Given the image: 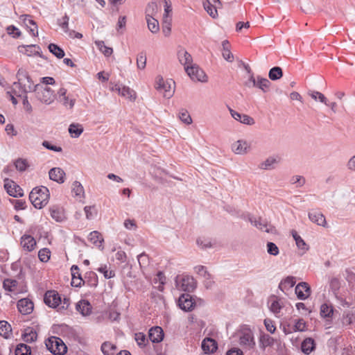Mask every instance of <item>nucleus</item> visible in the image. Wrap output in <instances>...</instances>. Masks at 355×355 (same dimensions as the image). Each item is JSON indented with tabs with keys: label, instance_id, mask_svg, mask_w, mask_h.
I'll return each instance as SVG.
<instances>
[{
	"label": "nucleus",
	"instance_id": "nucleus-1",
	"mask_svg": "<svg viewBox=\"0 0 355 355\" xmlns=\"http://www.w3.org/2000/svg\"><path fill=\"white\" fill-rule=\"evenodd\" d=\"M17 81L13 83L12 91L15 96L21 97L22 94L31 92L33 88V83L27 71L19 68L17 73Z\"/></svg>",
	"mask_w": 355,
	"mask_h": 355
},
{
	"label": "nucleus",
	"instance_id": "nucleus-2",
	"mask_svg": "<svg viewBox=\"0 0 355 355\" xmlns=\"http://www.w3.org/2000/svg\"><path fill=\"white\" fill-rule=\"evenodd\" d=\"M50 197L48 188L46 187H35L29 194V199L37 209H42L47 205Z\"/></svg>",
	"mask_w": 355,
	"mask_h": 355
},
{
	"label": "nucleus",
	"instance_id": "nucleus-3",
	"mask_svg": "<svg viewBox=\"0 0 355 355\" xmlns=\"http://www.w3.org/2000/svg\"><path fill=\"white\" fill-rule=\"evenodd\" d=\"M155 89L166 98H171L175 92V82L171 79L164 80L158 76L155 79Z\"/></svg>",
	"mask_w": 355,
	"mask_h": 355
},
{
	"label": "nucleus",
	"instance_id": "nucleus-4",
	"mask_svg": "<svg viewBox=\"0 0 355 355\" xmlns=\"http://www.w3.org/2000/svg\"><path fill=\"white\" fill-rule=\"evenodd\" d=\"M32 92H35L37 98L46 105H50L55 101L54 92L48 87H44L40 85H36L33 86Z\"/></svg>",
	"mask_w": 355,
	"mask_h": 355
},
{
	"label": "nucleus",
	"instance_id": "nucleus-5",
	"mask_svg": "<svg viewBox=\"0 0 355 355\" xmlns=\"http://www.w3.org/2000/svg\"><path fill=\"white\" fill-rule=\"evenodd\" d=\"M47 349L54 355H64L67 352V347L63 341L58 337L52 336L45 342Z\"/></svg>",
	"mask_w": 355,
	"mask_h": 355
},
{
	"label": "nucleus",
	"instance_id": "nucleus-6",
	"mask_svg": "<svg viewBox=\"0 0 355 355\" xmlns=\"http://www.w3.org/2000/svg\"><path fill=\"white\" fill-rule=\"evenodd\" d=\"M175 282V287L180 291L192 292L196 288L195 279L189 275H178Z\"/></svg>",
	"mask_w": 355,
	"mask_h": 355
},
{
	"label": "nucleus",
	"instance_id": "nucleus-7",
	"mask_svg": "<svg viewBox=\"0 0 355 355\" xmlns=\"http://www.w3.org/2000/svg\"><path fill=\"white\" fill-rule=\"evenodd\" d=\"M185 71L188 76L193 80L202 83L207 82V76L205 73L196 64L187 66Z\"/></svg>",
	"mask_w": 355,
	"mask_h": 355
},
{
	"label": "nucleus",
	"instance_id": "nucleus-8",
	"mask_svg": "<svg viewBox=\"0 0 355 355\" xmlns=\"http://www.w3.org/2000/svg\"><path fill=\"white\" fill-rule=\"evenodd\" d=\"M248 220L252 225L261 231L271 234L275 232V227L266 219H263L261 217L249 216Z\"/></svg>",
	"mask_w": 355,
	"mask_h": 355
},
{
	"label": "nucleus",
	"instance_id": "nucleus-9",
	"mask_svg": "<svg viewBox=\"0 0 355 355\" xmlns=\"http://www.w3.org/2000/svg\"><path fill=\"white\" fill-rule=\"evenodd\" d=\"M44 303L51 308H59L61 297L55 291H48L44 297Z\"/></svg>",
	"mask_w": 355,
	"mask_h": 355
},
{
	"label": "nucleus",
	"instance_id": "nucleus-10",
	"mask_svg": "<svg viewBox=\"0 0 355 355\" xmlns=\"http://www.w3.org/2000/svg\"><path fill=\"white\" fill-rule=\"evenodd\" d=\"M231 148L236 155H245L250 150V144L246 140L239 139L232 144Z\"/></svg>",
	"mask_w": 355,
	"mask_h": 355
},
{
	"label": "nucleus",
	"instance_id": "nucleus-11",
	"mask_svg": "<svg viewBox=\"0 0 355 355\" xmlns=\"http://www.w3.org/2000/svg\"><path fill=\"white\" fill-rule=\"evenodd\" d=\"M4 187L7 193L13 197H21L24 195L22 189L15 182L9 179L5 180Z\"/></svg>",
	"mask_w": 355,
	"mask_h": 355
},
{
	"label": "nucleus",
	"instance_id": "nucleus-12",
	"mask_svg": "<svg viewBox=\"0 0 355 355\" xmlns=\"http://www.w3.org/2000/svg\"><path fill=\"white\" fill-rule=\"evenodd\" d=\"M297 298L302 300L307 299L311 295V288L306 282H300L295 287Z\"/></svg>",
	"mask_w": 355,
	"mask_h": 355
},
{
	"label": "nucleus",
	"instance_id": "nucleus-13",
	"mask_svg": "<svg viewBox=\"0 0 355 355\" xmlns=\"http://www.w3.org/2000/svg\"><path fill=\"white\" fill-rule=\"evenodd\" d=\"M33 303L28 298H23L17 302V309L19 311L24 314L28 315L33 311Z\"/></svg>",
	"mask_w": 355,
	"mask_h": 355
},
{
	"label": "nucleus",
	"instance_id": "nucleus-14",
	"mask_svg": "<svg viewBox=\"0 0 355 355\" xmlns=\"http://www.w3.org/2000/svg\"><path fill=\"white\" fill-rule=\"evenodd\" d=\"M180 308L185 311H191L194 305V302L189 294H182L178 300Z\"/></svg>",
	"mask_w": 355,
	"mask_h": 355
},
{
	"label": "nucleus",
	"instance_id": "nucleus-15",
	"mask_svg": "<svg viewBox=\"0 0 355 355\" xmlns=\"http://www.w3.org/2000/svg\"><path fill=\"white\" fill-rule=\"evenodd\" d=\"M49 178L58 183H63L64 182L65 173L59 167L51 168L49 172Z\"/></svg>",
	"mask_w": 355,
	"mask_h": 355
},
{
	"label": "nucleus",
	"instance_id": "nucleus-16",
	"mask_svg": "<svg viewBox=\"0 0 355 355\" xmlns=\"http://www.w3.org/2000/svg\"><path fill=\"white\" fill-rule=\"evenodd\" d=\"M310 220L318 225L325 227L327 222L324 216L318 211L312 210L308 214Z\"/></svg>",
	"mask_w": 355,
	"mask_h": 355
},
{
	"label": "nucleus",
	"instance_id": "nucleus-17",
	"mask_svg": "<svg viewBox=\"0 0 355 355\" xmlns=\"http://www.w3.org/2000/svg\"><path fill=\"white\" fill-rule=\"evenodd\" d=\"M116 92H117L119 95L129 99L130 101H134L137 97L136 92L133 89L124 85L116 87Z\"/></svg>",
	"mask_w": 355,
	"mask_h": 355
},
{
	"label": "nucleus",
	"instance_id": "nucleus-18",
	"mask_svg": "<svg viewBox=\"0 0 355 355\" xmlns=\"http://www.w3.org/2000/svg\"><path fill=\"white\" fill-rule=\"evenodd\" d=\"M149 339L153 343H159L164 338V331L160 327H154L149 330Z\"/></svg>",
	"mask_w": 355,
	"mask_h": 355
},
{
	"label": "nucleus",
	"instance_id": "nucleus-19",
	"mask_svg": "<svg viewBox=\"0 0 355 355\" xmlns=\"http://www.w3.org/2000/svg\"><path fill=\"white\" fill-rule=\"evenodd\" d=\"M202 349L205 354L214 353L217 349V343L214 339L206 338L202 342Z\"/></svg>",
	"mask_w": 355,
	"mask_h": 355
},
{
	"label": "nucleus",
	"instance_id": "nucleus-20",
	"mask_svg": "<svg viewBox=\"0 0 355 355\" xmlns=\"http://www.w3.org/2000/svg\"><path fill=\"white\" fill-rule=\"evenodd\" d=\"M178 58L179 62L184 66V68L187 66H191L193 64L192 56L185 49H180L178 52Z\"/></svg>",
	"mask_w": 355,
	"mask_h": 355
},
{
	"label": "nucleus",
	"instance_id": "nucleus-21",
	"mask_svg": "<svg viewBox=\"0 0 355 355\" xmlns=\"http://www.w3.org/2000/svg\"><path fill=\"white\" fill-rule=\"evenodd\" d=\"M21 245L23 248L28 252L34 250L36 245V241L35 239L30 235H24L21 238Z\"/></svg>",
	"mask_w": 355,
	"mask_h": 355
},
{
	"label": "nucleus",
	"instance_id": "nucleus-22",
	"mask_svg": "<svg viewBox=\"0 0 355 355\" xmlns=\"http://www.w3.org/2000/svg\"><path fill=\"white\" fill-rule=\"evenodd\" d=\"M71 275H72V280H71V286L75 287H79L81 286L82 283L84 282L81 275L79 272V268L76 266L73 265L71 268Z\"/></svg>",
	"mask_w": 355,
	"mask_h": 355
},
{
	"label": "nucleus",
	"instance_id": "nucleus-23",
	"mask_svg": "<svg viewBox=\"0 0 355 355\" xmlns=\"http://www.w3.org/2000/svg\"><path fill=\"white\" fill-rule=\"evenodd\" d=\"M18 49L19 52L24 53L28 56L39 55V51H40V46L35 44L21 45Z\"/></svg>",
	"mask_w": 355,
	"mask_h": 355
},
{
	"label": "nucleus",
	"instance_id": "nucleus-24",
	"mask_svg": "<svg viewBox=\"0 0 355 355\" xmlns=\"http://www.w3.org/2000/svg\"><path fill=\"white\" fill-rule=\"evenodd\" d=\"M240 344L248 347L249 349H252L255 345L252 334L251 332L244 333L240 337Z\"/></svg>",
	"mask_w": 355,
	"mask_h": 355
},
{
	"label": "nucleus",
	"instance_id": "nucleus-25",
	"mask_svg": "<svg viewBox=\"0 0 355 355\" xmlns=\"http://www.w3.org/2000/svg\"><path fill=\"white\" fill-rule=\"evenodd\" d=\"M76 310L83 315H89L92 312V306L87 300H82L76 304Z\"/></svg>",
	"mask_w": 355,
	"mask_h": 355
},
{
	"label": "nucleus",
	"instance_id": "nucleus-26",
	"mask_svg": "<svg viewBox=\"0 0 355 355\" xmlns=\"http://www.w3.org/2000/svg\"><path fill=\"white\" fill-rule=\"evenodd\" d=\"M279 162V159L278 157H269L260 164L259 168L262 170H271L275 168V165Z\"/></svg>",
	"mask_w": 355,
	"mask_h": 355
},
{
	"label": "nucleus",
	"instance_id": "nucleus-27",
	"mask_svg": "<svg viewBox=\"0 0 355 355\" xmlns=\"http://www.w3.org/2000/svg\"><path fill=\"white\" fill-rule=\"evenodd\" d=\"M292 236L295 241L296 245L297 246L298 249L302 251V254H304L309 249L306 243L301 238V236L298 235L296 231H292Z\"/></svg>",
	"mask_w": 355,
	"mask_h": 355
},
{
	"label": "nucleus",
	"instance_id": "nucleus-28",
	"mask_svg": "<svg viewBox=\"0 0 355 355\" xmlns=\"http://www.w3.org/2000/svg\"><path fill=\"white\" fill-rule=\"evenodd\" d=\"M295 278L294 277L288 276L281 281L279 285V288L284 292L293 287L295 284Z\"/></svg>",
	"mask_w": 355,
	"mask_h": 355
},
{
	"label": "nucleus",
	"instance_id": "nucleus-29",
	"mask_svg": "<svg viewBox=\"0 0 355 355\" xmlns=\"http://www.w3.org/2000/svg\"><path fill=\"white\" fill-rule=\"evenodd\" d=\"M69 132L71 137L78 138L83 132L84 128L80 123H71L69 127Z\"/></svg>",
	"mask_w": 355,
	"mask_h": 355
},
{
	"label": "nucleus",
	"instance_id": "nucleus-30",
	"mask_svg": "<svg viewBox=\"0 0 355 355\" xmlns=\"http://www.w3.org/2000/svg\"><path fill=\"white\" fill-rule=\"evenodd\" d=\"M50 212L51 217L58 222L62 221L65 218L64 211L61 207L53 206L50 208Z\"/></svg>",
	"mask_w": 355,
	"mask_h": 355
},
{
	"label": "nucleus",
	"instance_id": "nucleus-31",
	"mask_svg": "<svg viewBox=\"0 0 355 355\" xmlns=\"http://www.w3.org/2000/svg\"><path fill=\"white\" fill-rule=\"evenodd\" d=\"M223 47V57L227 62H232L234 60V56L230 51V44L228 40H224L222 42Z\"/></svg>",
	"mask_w": 355,
	"mask_h": 355
},
{
	"label": "nucleus",
	"instance_id": "nucleus-32",
	"mask_svg": "<svg viewBox=\"0 0 355 355\" xmlns=\"http://www.w3.org/2000/svg\"><path fill=\"white\" fill-rule=\"evenodd\" d=\"M89 241L97 246L101 250L103 249L102 246V243L103 242V239L102 238L101 234L97 231H94L89 234Z\"/></svg>",
	"mask_w": 355,
	"mask_h": 355
},
{
	"label": "nucleus",
	"instance_id": "nucleus-33",
	"mask_svg": "<svg viewBox=\"0 0 355 355\" xmlns=\"http://www.w3.org/2000/svg\"><path fill=\"white\" fill-rule=\"evenodd\" d=\"M11 334L12 329L10 324L5 320H0V335L5 338H8Z\"/></svg>",
	"mask_w": 355,
	"mask_h": 355
},
{
	"label": "nucleus",
	"instance_id": "nucleus-34",
	"mask_svg": "<svg viewBox=\"0 0 355 355\" xmlns=\"http://www.w3.org/2000/svg\"><path fill=\"white\" fill-rule=\"evenodd\" d=\"M302 351L309 354L315 348L314 340L311 338H306L302 343Z\"/></svg>",
	"mask_w": 355,
	"mask_h": 355
},
{
	"label": "nucleus",
	"instance_id": "nucleus-35",
	"mask_svg": "<svg viewBox=\"0 0 355 355\" xmlns=\"http://www.w3.org/2000/svg\"><path fill=\"white\" fill-rule=\"evenodd\" d=\"M95 44L98 49V50L103 53V55L106 57L110 56L113 53V49L111 47H108L105 46V42L103 41L97 40L95 41Z\"/></svg>",
	"mask_w": 355,
	"mask_h": 355
},
{
	"label": "nucleus",
	"instance_id": "nucleus-36",
	"mask_svg": "<svg viewBox=\"0 0 355 355\" xmlns=\"http://www.w3.org/2000/svg\"><path fill=\"white\" fill-rule=\"evenodd\" d=\"M259 342L261 347L264 349L266 347L273 345L275 340L269 335L263 334L261 335Z\"/></svg>",
	"mask_w": 355,
	"mask_h": 355
},
{
	"label": "nucleus",
	"instance_id": "nucleus-37",
	"mask_svg": "<svg viewBox=\"0 0 355 355\" xmlns=\"http://www.w3.org/2000/svg\"><path fill=\"white\" fill-rule=\"evenodd\" d=\"M116 347L109 342H105L101 346V351L104 355H114Z\"/></svg>",
	"mask_w": 355,
	"mask_h": 355
},
{
	"label": "nucleus",
	"instance_id": "nucleus-38",
	"mask_svg": "<svg viewBox=\"0 0 355 355\" xmlns=\"http://www.w3.org/2000/svg\"><path fill=\"white\" fill-rule=\"evenodd\" d=\"M283 76V71L281 67H274L269 71L268 77L272 80H277Z\"/></svg>",
	"mask_w": 355,
	"mask_h": 355
},
{
	"label": "nucleus",
	"instance_id": "nucleus-39",
	"mask_svg": "<svg viewBox=\"0 0 355 355\" xmlns=\"http://www.w3.org/2000/svg\"><path fill=\"white\" fill-rule=\"evenodd\" d=\"M270 85V82L269 80L265 78H261L260 76H257V85L256 87H259L263 92H268Z\"/></svg>",
	"mask_w": 355,
	"mask_h": 355
},
{
	"label": "nucleus",
	"instance_id": "nucleus-40",
	"mask_svg": "<svg viewBox=\"0 0 355 355\" xmlns=\"http://www.w3.org/2000/svg\"><path fill=\"white\" fill-rule=\"evenodd\" d=\"M149 31L153 33H157L159 31L158 21L154 17H148L146 19Z\"/></svg>",
	"mask_w": 355,
	"mask_h": 355
},
{
	"label": "nucleus",
	"instance_id": "nucleus-41",
	"mask_svg": "<svg viewBox=\"0 0 355 355\" xmlns=\"http://www.w3.org/2000/svg\"><path fill=\"white\" fill-rule=\"evenodd\" d=\"M308 94L315 101H318L325 105H328L327 98L321 92L318 91H309Z\"/></svg>",
	"mask_w": 355,
	"mask_h": 355
},
{
	"label": "nucleus",
	"instance_id": "nucleus-42",
	"mask_svg": "<svg viewBox=\"0 0 355 355\" xmlns=\"http://www.w3.org/2000/svg\"><path fill=\"white\" fill-rule=\"evenodd\" d=\"M334 313V309L331 305L324 303L320 306V315L323 318L331 317Z\"/></svg>",
	"mask_w": 355,
	"mask_h": 355
},
{
	"label": "nucleus",
	"instance_id": "nucleus-43",
	"mask_svg": "<svg viewBox=\"0 0 355 355\" xmlns=\"http://www.w3.org/2000/svg\"><path fill=\"white\" fill-rule=\"evenodd\" d=\"M158 10V6L155 2H150L146 8V19L154 17Z\"/></svg>",
	"mask_w": 355,
	"mask_h": 355
},
{
	"label": "nucleus",
	"instance_id": "nucleus-44",
	"mask_svg": "<svg viewBox=\"0 0 355 355\" xmlns=\"http://www.w3.org/2000/svg\"><path fill=\"white\" fill-rule=\"evenodd\" d=\"M49 51L58 58H62L64 56V51L55 44H50L48 46Z\"/></svg>",
	"mask_w": 355,
	"mask_h": 355
},
{
	"label": "nucleus",
	"instance_id": "nucleus-45",
	"mask_svg": "<svg viewBox=\"0 0 355 355\" xmlns=\"http://www.w3.org/2000/svg\"><path fill=\"white\" fill-rule=\"evenodd\" d=\"M72 191L75 196L79 198H84L85 191L83 185L78 181H75L72 184Z\"/></svg>",
	"mask_w": 355,
	"mask_h": 355
},
{
	"label": "nucleus",
	"instance_id": "nucleus-46",
	"mask_svg": "<svg viewBox=\"0 0 355 355\" xmlns=\"http://www.w3.org/2000/svg\"><path fill=\"white\" fill-rule=\"evenodd\" d=\"M220 6H214V5H206L205 3H203V7L206 12L208 13V15L214 19H216L218 17V11L217 9L220 8Z\"/></svg>",
	"mask_w": 355,
	"mask_h": 355
},
{
	"label": "nucleus",
	"instance_id": "nucleus-47",
	"mask_svg": "<svg viewBox=\"0 0 355 355\" xmlns=\"http://www.w3.org/2000/svg\"><path fill=\"white\" fill-rule=\"evenodd\" d=\"M31 347L26 344H19L15 349V355H31Z\"/></svg>",
	"mask_w": 355,
	"mask_h": 355
},
{
	"label": "nucleus",
	"instance_id": "nucleus-48",
	"mask_svg": "<svg viewBox=\"0 0 355 355\" xmlns=\"http://www.w3.org/2000/svg\"><path fill=\"white\" fill-rule=\"evenodd\" d=\"M17 286V282L15 279H6L3 282V286L8 291H13Z\"/></svg>",
	"mask_w": 355,
	"mask_h": 355
},
{
	"label": "nucleus",
	"instance_id": "nucleus-49",
	"mask_svg": "<svg viewBox=\"0 0 355 355\" xmlns=\"http://www.w3.org/2000/svg\"><path fill=\"white\" fill-rule=\"evenodd\" d=\"M37 333L33 329H26L24 334V340L27 343H31L37 339Z\"/></svg>",
	"mask_w": 355,
	"mask_h": 355
},
{
	"label": "nucleus",
	"instance_id": "nucleus-50",
	"mask_svg": "<svg viewBox=\"0 0 355 355\" xmlns=\"http://www.w3.org/2000/svg\"><path fill=\"white\" fill-rule=\"evenodd\" d=\"M146 64V56L145 53L141 52L138 54L137 58V65L138 69H144Z\"/></svg>",
	"mask_w": 355,
	"mask_h": 355
},
{
	"label": "nucleus",
	"instance_id": "nucleus-51",
	"mask_svg": "<svg viewBox=\"0 0 355 355\" xmlns=\"http://www.w3.org/2000/svg\"><path fill=\"white\" fill-rule=\"evenodd\" d=\"M341 286V282L340 279L337 277H333L331 279L329 282V286L331 290L334 292V294L338 291Z\"/></svg>",
	"mask_w": 355,
	"mask_h": 355
},
{
	"label": "nucleus",
	"instance_id": "nucleus-52",
	"mask_svg": "<svg viewBox=\"0 0 355 355\" xmlns=\"http://www.w3.org/2000/svg\"><path fill=\"white\" fill-rule=\"evenodd\" d=\"M96 270L101 273L103 274V276L105 279H110L115 275L114 272L112 270H109L106 265L101 266Z\"/></svg>",
	"mask_w": 355,
	"mask_h": 355
},
{
	"label": "nucleus",
	"instance_id": "nucleus-53",
	"mask_svg": "<svg viewBox=\"0 0 355 355\" xmlns=\"http://www.w3.org/2000/svg\"><path fill=\"white\" fill-rule=\"evenodd\" d=\"M69 17L67 15H64V17H62V19H60L58 20V24L61 27L62 31L65 33L69 31Z\"/></svg>",
	"mask_w": 355,
	"mask_h": 355
},
{
	"label": "nucleus",
	"instance_id": "nucleus-54",
	"mask_svg": "<svg viewBox=\"0 0 355 355\" xmlns=\"http://www.w3.org/2000/svg\"><path fill=\"white\" fill-rule=\"evenodd\" d=\"M267 252L272 256H277L279 253V250L277 245L272 242H268L266 245Z\"/></svg>",
	"mask_w": 355,
	"mask_h": 355
},
{
	"label": "nucleus",
	"instance_id": "nucleus-55",
	"mask_svg": "<svg viewBox=\"0 0 355 355\" xmlns=\"http://www.w3.org/2000/svg\"><path fill=\"white\" fill-rule=\"evenodd\" d=\"M85 216L87 219L92 220L97 214V211L95 209V206H86L84 208Z\"/></svg>",
	"mask_w": 355,
	"mask_h": 355
},
{
	"label": "nucleus",
	"instance_id": "nucleus-56",
	"mask_svg": "<svg viewBox=\"0 0 355 355\" xmlns=\"http://www.w3.org/2000/svg\"><path fill=\"white\" fill-rule=\"evenodd\" d=\"M15 166L18 171L22 172L27 168L28 164L26 159L19 158L15 161Z\"/></svg>",
	"mask_w": 355,
	"mask_h": 355
},
{
	"label": "nucleus",
	"instance_id": "nucleus-57",
	"mask_svg": "<svg viewBox=\"0 0 355 355\" xmlns=\"http://www.w3.org/2000/svg\"><path fill=\"white\" fill-rule=\"evenodd\" d=\"M179 118L186 124H191L192 123L191 117L186 110L182 109L180 111Z\"/></svg>",
	"mask_w": 355,
	"mask_h": 355
},
{
	"label": "nucleus",
	"instance_id": "nucleus-58",
	"mask_svg": "<svg viewBox=\"0 0 355 355\" xmlns=\"http://www.w3.org/2000/svg\"><path fill=\"white\" fill-rule=\"evenodd\" d=\"M51 252L47 248L41 249L38 252V257L42 262H47L50 259Z\"/></svg>",
	"mask_w": 355,
	"mask_h": 355
},
{
	"label": "nucleus",
	"instance_id": "nucleus-59",
	"mask_svg": "<svg viewBox=\"0 0 355 355\" xmlns=\"http://www.w3.org/2000/svg\"><path fill=\"white\" fill-rule=\"evenodd\" d=\"M197 244L202 248H211L212 246L211 241L209 239L200 237L197 239Z\"/></svg>",
	"mask_w": 355,
	"mask_h": 355
},
{
	"label": "nucleus",
	"instance_id": "nucleus-60",
	"mask_svg": "<svg viewBox=\"0 0 355 355\" xmlns=\"http://www.w3.org/2000/svg\"><path fill=\"white\" fill-rule=\"evenodd\" d=\"M306 324L303 319L295 320V324L293 326V329L295 332L303 331L305 330Z\"/></svg>",
	"mask_w": 355,
	"mask_h": 355
},
{
	"label": "nucleus",
	"instance_id": "nucleus-61",
	"mask_svg": "<svg viewBox=\"0 0 355 355\" xmlns=\"http://www.w3.org/2000/svg\"><path fill=\"white\" fill-rule=\"evenodd\" d=\"M135 340L140 347L145 346L146 342H148L146 336L143 333L140 332L135 334Z\"/></svg>",
	"mask_w": 355,
	"mask_h": 355
},
{
	"label": "nucleus",
	"instance_id": "nucleus-62",
	"mask_svg": "<svg viewBox=\"0 0 355 355\" xmlns=\"http://www.w3.org/2000/svg\"><path fill=\"white\" fill-rule=\"evenodd\" d=\"M266 329L271 334H274L276 330V327L274 324L273 321L271 319L266 318L263 321Z\"/></svg>",
	"mask_w": 355,
	"mask_h": 355
},
{
	"label": "nucleus",
	"instance_id": "nucleus-63",
	"mask_svg": "<svg viewBox=\"0 0 355 355\" xmlns=\"http://www.w3.org/2000/svg\"><path fill=\"white\" fill-rule=\"evenodd\" d=\"M171 24L169 21H168V18H164L163 26H162V32L166 37H168L171 31Z\"/></svg>",
	"mask_w": 355,
	"mask_h": 355
},
{
	"label": "nucleus",
	"instance_id": "nucleus-64",
	"mask_svg": "<svg viewBox=\"0 0 355 355\" xmlns=\"http://www.w3.org/2000/svg\"><path fill=\"white\" fill-rule=\"evenodd\" d=\"M196 272L206 279L210 277V274L207 271L206 268L203 266H197L195 267Z\"/></svg>",
	"mask_w": 355,
	"mask_h": 355
}]
</instances>
